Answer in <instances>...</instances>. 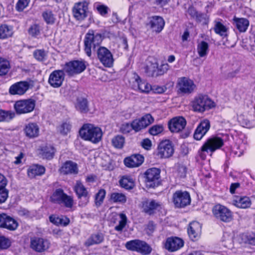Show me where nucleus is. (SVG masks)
I'll list each match as a JSON object with an SVG mask.
<instances>
[{
	"label": "nucleus",
	"instance_id": "nucleus-54",
	"mask_svg": "<svg viewBox=\"0 0 255 255\" xmlns=\"http://www.w3.org/2000/svg\"><path fill=\"white\" fill-rule=\"evenodd\" d=\"M90 195H85L80 197H78V205L80 207H85L89 202Z\"/></svg>",
	"mask_w": 255,
	"mask_h": 255
},
{
	"label": "nucleus",
	"instance_id": "nucleus-48",
	"mask_svg": "<svg viewBox=\"0 0 255 255\" xmlns=\"http://www.w3.org/2000/svg\"><path fill=\"white\" fill-rule=\"evenodd\" d=\"M10 68L9 62L3 58H0V76L6 75Z\"/></svg>",
	"mask_w": 255,
	"mask_h": 255
},
{
	"label": "nucleus",
	"instance_id": "nucleus-30",
	"mask_svg": "<svg viewBox=\"0 0 255 255\" xmlns=\"http://www.w3.org/2000/svg\"><path fill=\"white\" fill-rule=\"evenodd\" d=\"M56 149L53 146L46 145L41 147L39 154L43 159L51 160L53 158Z\"/></svg>",
	"mask_w": 255,
	"mask_h": 255
},
{
	"label": "nucleus",
	"instance_id": "nucleus-27",
	"mask_svg": "<svg viewBox=\"0 0 255 255\" xmlns=\"http://www.w3.org/2000/svg\"><path fill=\"white\" fill-rule=\"evenodd\" d=\"M25 135L29 138H34L39 135V128L35 123H29L24 128Z\"/></svg>",
	"mask_w": 255,
	"mask_h": 255
},
{
	"label": "nucleus",
	"instance_id": "nucleus-37",
	"mask_svg": "<svg viewBox=\"0 0 255 255\" xmlns=\"http://www.w3.org/2000/svg\"><path fill=\"white\" fill-rule=\"evenodd\" d=\"M109 201L114 203L124 204L127 201V197L122 193L114 192L111 193Z\"/></svg>",
	"mask_w": 255,
	"mask_h": 255
},
{
	"label": "nucleus",
	"instance_id": "nucleus-11",
	"mask_svg": "<svg viewBox=\"0 0 255 255\" xmlns=\"http://www.w3.org/2000/svg\"><path fill=\"white\" fill-rule=\"evenodd\" d=\"M86 62L82 60H74L67 63L64 68L68 75L79 74L86 69Z\"/></svg>",
	"mask_w": 255,
	"mask_h": 255
},
{
	"label": "nucleus",
	"instance_id": "nucleus-17",
	"mask_svg": "<svg viewBox=\"0 0 255 255\" xmlns=\"http://www.w3.org/2000/svg\"><path fill=\"white\" fill-rule=\"evenodd\" d=\"M18 226L17 222L8 215L0 214V228L9 231L15 230Z\"/></svg>",
	"mask_w": 255,
	"mask_h": 255
},
{
	"label": "nucleus",
	"instance_id": "nucleus-9",
	"mask_svg": "<svg viewBox=\"0 0 255 255\" xmlns=\"http://www.w3.org/2000/svg\"><path fill=\"white\" fill-rule=\"evenodd\" d=\"M160 170L157 168L148 169L145 172L146 187L154 188L158 186Z\"/></svg>",
	"mask_w": 255,
	"mask_h": 255
},
{
	"label": "nucleus",
	"instance_id": "nucleus-3",
	"mask_svg": "<svg viewBox=\"0 0 255 255\" xmlns=\"http://www.w3.org/2000/svg\"><path fill=\"white\" fill-rule=\"evenodd\" d=\"M50 201L54 204L63 205L66 208H71L73 205V198L64 192L63 189L58 188L52 193Z\"/></svg>",
	"mask_w": 255,
	"mask_h": 255
},
{
	"label": "nucleus",
	"instance_id": "nucleus-31",
	"mask_svg": "<svg viewBox=\"0 0 255 255\" xmlns=\"http://www.w3.org/2000/svg\"><path fill=\"white\" fill-rule=\"evenodd\" d=\"M45 168L44 166L38 164L31 165L28 170L27 174L30 178H34L36 176H41L44 174Z\"/></svg>",
	"mask_w": 255,
	"mask_h": 255
},
{
	"label": "nucleus",
	"instance_id": "nucleus-20",
	"mask_svg": "<svg viewBox=\"0 0 255 255\" xmlns=\"http://www.w3.org/2000/svg\"><path fill=\"white\" fill-rule=\"evenodd\" d=\"M184 245V241L178 237H169L166 239L165 248L169 252H175L181 249Z\"/></svg>",
	"mask_w": 255,
	"mask_h": 255
},
{
	"label": "nucleus",
	"instance_id": "nucleus-6",
	"mask_svg": "<svg viewBox=\"0 0 255 255\" xmlns=\"http://www.w3.org/2000/svg\"><path fill=\"white\" fill-rule=\"evenodd\" d=\"M35 104V100L32 99L21 100L15 103L14 109L17 114H27L33 111Z\"/></svg>",
	"mask_w": 255,
	"mask_h": 255
},
{
	"label": "nucleus",
	"instance_id": "nucleus-42",
	"mask_svg": "<svg viewBox=\"0 0 255 255\" xmlns=\"http://www.w3.org/2000/svg\"><path fill=\"white\" fill-rule=\"evenodd\" d=\"M71 128L72 125L70 123L68 122H65L57 127V130L62 135L65 136L70 132Z\"/></svg>",
	"mask_w": 255,
	"mask_h": 255
},
{
	"label": "nucleus",
	"instance_id": "nucleus-64",
	"mask_svg": "<svg viewBox=\"0 0 255 255\" xmlns=\"http://www.w3.org/2000/svg\"><path fill=\"white\" fill-rule=\"evenodd\" d=\"M178 175L180 178H184L186 177L187 173V168L183 165H180L177 170Z\"/></svg>",
	"mask_w": 255,
	"mask_h": 255
},
{
	"label": "nucleus",
	"instance_id": "nucleus-62",
	"mask_svg": "<svg viewBox=\"0 0 255 255\" xmlns=\"http://www.w3.org/2000/svg\"><path fill=\"white\" fill-rule=\"evenodd\" d=\"M132 129L131 123L130 124L128 123H124L122 125L120 128V131L124 134L129 133Z\"/></svg>",
	"mask_w": 255,
	"mask_h": 255
},
{
	"label": "nucleus",
	"instance_id": "nucleus-40",
	"mask_svg": "<svg viewBox=\"0 0 255 255\" xmlns=\"http://www.w3.org/2000/svg\"><path fill=\"white\" fill-rule=\"evenodd\" d=\"M197 50L200 57L206 56L209 52V44L204 41H201L198 43Z\"/></svg>",
	"mask_w": 255,
	"mask_h": 255
},
{
	"label": "nucleus",
	"instance_id": "nucleus-29",
	"mask_svg": "<svg viewBox=\"0 0 255 255\" xmlns=\"http://www.w3.org/2000/svg\"><path fill=\"white\" fill-rule=\"evenodd\" d=\"M160 207L159 203L154 200H146L142 203V209L145 213L151 215Z\"/></svg>",
	"mask_w": 255,
	"mask_h": 255
},
{
	"label": "nucleus",
	"instance_id": "nucleus-5",
	"mask_svg": "<svg viewBox=\"0 0 255 255\" xmlns=\"http://www.w3.org/2000/svg\"><path fill=\"white\" fill-rule=\"evenodd\" d=\"M126 248L130 251H136L143 255L149 254L151 248L145 242L139 240H134L126 243Z\"/></svg>",
	"mask_w": 255,
	"mask_h": 255
},
{
	"label": "nucleus",
	"instance_id": "nucleus-16",
	"mask_svg": "<svg viewBox=\"0 0 255 255\" xmlns=\"http://www.w3.org/2000/svg\"><path fill=\"white\" fill-rule=\"evenodd\" d=\"M98 58L100 62L106 67H111L113 63V58L111 52L105 47H100L97 50Z\"/></svg>",
	"mask_w": 255,
	"mask_h": 255
},
{
	"label": "nucleus",
	"instance_id": "nucleus-4",
	"mask_svg": "<svg viewBox=\"0 0 255 255\" xmlns=\"http://www.w3.org/2000/svg\"><path fill=\"white\" fill-rule=\"evenodd\" d=\"M212 212L215 217L218 220L225 223H229L233 219L232 212L225 206L221 204L215 205Z\"/></svg>",
	"mask_w": 255,
	"mask_h": 255
},
{
	"label": "nucleus",
	"instance_id": "nucleus-51",
	"mask_svg": "<svg viewBox=\"0 0 255 255\" xmlns=\"http://www.w3.org/2000/svg\"><path fill=\"white\" fill-rule=\"evenodd\" d=\"M139 120L142 124L144 128H146L154 122L153 118L149 114L144 115Z\"/></svg>",
	"mask_w": 255,
	"mask_h": 255
},
{
	"label": "nucleus",
	"instance_id": "nucleus-49",
	"mask_svg": "<svg viewBox=\"0 0 255 255\" xmlns=\"http://www.w3.org/2000/svg\"><path fill=\"white\" fill-rule=\"evenodd\" d=\"M215 32L222 36H226L227 28L221 22H217L214 28Z\"/></svg>",
	"mask_w": 255,
	"mask_h": 255
},
{
	"label": "nucleus",
	"instance_id": "nucleus-36",
	"mask_svg": "<svg viewBox=\"0 0 255 255\" xmlns=\"http://www.w3.org/2000/svg\"><path fill=\"white\" fill-rule=\"evenodd\" d=\"M75 108L81 113H87L89 110L87 100L82 97L78 98L75 103Z\"/></svg>",
	"mask_w": 255,
	"mask_h": 255
},
{
	"label": "nucleus",
	"instance_id": "nucleus-63",
	"mask_svg": "<svg viewBox=\"0 0 255 255\" xmlns=\"http://www.w3.org/2000/svg\"><path fill=\"white\" fill-rule=\"evenodd\" d=\"M8 197V190L5 188H0V203L5 202Z\"/></svg>",
	"mask_w": 255,
	"mask_h": 255
},
{
	"label": "nucleus",
	"instance_id": "nucleus-59",
	"mask_svg": "<svg viewBox=\"0 0 255 255\" xmlns=\"http://www.w3.org/2000/svg\"><path fill=\"white\" fill-rule=\"evenodd\" d=\"M96 9L98 12L103 16H106L109 10V8L104 4H98L96 6Z\"/></svg>",
	"mask_w": 255,
	"mask_h": 255
},
{
	"label": "nucleus",
	"instance_id": "nucleus-7",
	"mask_svg": "<svg viewBox=\"0 0 255 255\" xmlns=\"http://www.w3.org/2000/svg\"><path fill=\"white\" fill-rule=\"evenodd\" d=\"M50 247V242L47 239L38 237H33L30 239V248L37 253H44Z\"/></svg>",
	"mask_w": 255,
	"mask_h": 255
},
{
	"label": "nucleus",
	"instance_id": "nucleus-10",
	"mask_svg": "<svg viewBox=\"0 0 255 255\" xmlns=\"http://www.w3.org/2000/svg\"><path fill=\"white\" fill-rule=\"evenodd\" d=\"M173 202L177 208H184L191 203L189 193L187 191H176L173 195Z\"/></svg>",
	"mask_w": 255,
	"mask_h": 255
},
{
	"label": "nucleus",
	"instance_id": "nucleus-8",
	"mask_svg": "<svg viewBox=\"0 0 255 255\" xmlns=\"http://www.w3.org/2000/svg\"><path fill=\"white\" fill-rule=\"evenodd\" d=\"M214 107V103L206 95H199L193 103L195 111L203 112Z\"/></svg>",
	"mask_w": 255,
	"mask_h": 255
},
{
	"label": "nucleus",
	"instance_id": "nucleus-53",
	"mask_svg": "<svg viewBox=\"0 0 255 255\" xmlns=\"http://www.w3.org/2000/svg\"><path fill=\"white\" fill-rule=\"evenodd\" d=\"M163 130V127L161 125H156L151 127L148 131L150 134L156 135L161 133Z\"/></svg>",
	"mask_w": 255,
	"mask_h": 255
},
{
	"label": "nucleus",
	"instance_id": "nucleus-41",
	"mask_svg": "<svg viewBox=\"0 0 255 255\" xmlns=\"http://www.w3.org/2000/svg\"><path fill=\"white\" fill-rule=\"evenodd\" d=\"M158 63L157 62L152 63L149 62L147 63L145 67V72L149 77H156L157 74Z\"/></svg>",
	"mask_w": 255,
	"mask_h": 255
},
{
	"label": "nucleus",
	"instance_id": "nucleus-52",
	"mask_svg": "<svg viewBox=\"0 0 255 255\" xmlns=\"http://www.w3.org/2000/svg\"><path fill=\"white\" fill-rule=\"evenodd\" d=\"M34 58L39 61H42L46 59L47 53L44 50H36L33 53Z\"/></svg>",
	"mask_w": 255,
	"mask_h": 255
},
{
	"label": "nucleus",
	"instance_id": "nucleus-26",
	"mask_svg": "<svg viewBox=\"0 0 255 255\" xmlns=\"http://www.w3.org/2000/svg\"><path fill=\"white\" fill-rule=\"evenodd\" d=\"M165 22L160 16H153L150 18L148 25L150 28L156 32L159 33L163 28Z\"/></svg>",
	"mask_w": 255,
	"mask_h": 255
},
{
	"label": "nucleus",
	"instance_id": "nucleus-44",
	"mask_svg": "<svg viewBox=\"0 0 255 255\" xmlns=\"http://www.w3.org/2000/svg\"><path fill=\"white\" fill-rule=\"evenodd\" d=\"M119 216L120 220L119 224L115 227L114 229L116 231L122 233L127 225L128 219L126 214L123 213H121Z\"/></svg>",
	"mask_w": 255,
	"mask_h": 255
},
{
	"label": "nucleus",
	"instance_id": "nucleus-45",
	"mask_svg": "<svg viewBox=\"0 0 255 255\" xmlns=\"http://www.w3.org/2000/svg\"><path fill=\"white\" fill-rule=\"evenodd\" d=\"M125 143V138L123 135H117L114 136L112 139V145L116 148H122Z\"/></svg>",
	"mask_w": 255,
	"mask_h": 255
},
{
	"label": "nucleus",
	"instance_id": "nucleus-15",
	"mask_svg": "<svg viewBox=\"0 0 255 255\" xmlns=\"http://www.w3.org/2000/svg\"><path fill=\"white\" fill-rule=\"evenodd\" d=\"M65 79V73L62 70H56L49 75L48 83L54 88L60 87Z\"/></svg>",
	"mask_w": 255,
	"mask_h": 255
},
{
	"label": "nucleus",
	"instance_id": "nucleus-28",
	"mask_svg": "<svg viewBox=\"0 0 255 255\" xmlns=\"http://www.w3.org/2000/svg\"><path fill=\"white\" fill-rule=\"evenodd\" d=\"M63 174H76L78 172L77 164L72 161H66L60 169Z\"/></svg>",
	"mask_w": 255,
	"mask_h": 255
},
{
	"label": "nucleus",
	"instance_id": "nucleus-14",
	"mask_svg": "<svg viewBox=\"0 0 255 255\" xmlns=\"http://www.w3.org/2000/svg\"><path fill=\"white\" fill-rule=\"evenodd\" d=\"M174 148L171 142L168 140L162 141L158 147L157 156L160 158H169L172 155Z\"/></svg>",
	"mask_w": 255,
	"mask_h": 255
},
{
	"label": "nucleus",
	"instance_id": "nucleus-55",
	"mask_svg": "<svg viewBox=\"0 0 255 255\" xmlns=\"http://www.w3.org/2000/svg\"><path fill=\"white\" fill-rule=\"evenodd\" d=\"M11 245L10 240L4 236H0V249H6Z\"/></svg>",
	"mask_w": 255,
	"mask_h": 255
},
{
	"label": "nucleus",
	"instance_id": "nucleus-23",
	"mask_svg": "<svg viewBox=\"0 0 255 255\" xmlns=\"http://www.w3.org/2000/svg\"><path fill=\"white\" fill-rule=\"evenodd\" d=\"M144 161V157L139 154H135L126 157L124 163L127 167H135L140 166Z\"/></svg>",
	"mask_w": 255,
	"mask_h": 255
},
{
	"label": "nucleus",
	"instance_id": "nucleus-24",
	"mask_svg": "<svg viewBox=\"0 0 255 255\" xmlns=\"http://www.w3.org/2000/svg\"><path fill=\"white\" fill-rule=\"evenodd\" d=\"M210 127V122L208 120H204L200 123L196 129L194 137L196 140H200L209 130Z\"/></svg>",
	"mask_w": 255,
	"mask_h": 255
},
{
	"label": "nucleus",
	"instance_id": "nucleus-33",
	"mask_svg": "<svg viewBox=\"0 0 255 255\" xmlns=\"http://www.w3.org/2000/svg\"><path fill=\"white\" fill-rule=\"evenodd\" d=\"M104 240V236L102 233H97L92 234L86 240L85 245L89 247L94 245L99 244L102 243Z\"/></svg>",
	"mask_w": 255,
	"mask_h": 255
},
{
	"label": "nucleus",
	"instance_id": "nucleus-61",
	"mask_svg": "<svg viewBox=\"0 0 255 255\" xmlns=\"http://www.w3.org/2000/svg\"><path fill=\"white\" fill-rule=\"evenodd\" d=\"M169 66L168 64L165 63L161 64L160 66L158 65L157 67V74L158 76L163 75L168 70Z\"/></svg>",
	"mask_w": 255,
	"mask_h": 255
},
{
	"label": "nucleus",
	"instance_id": "nucleus-58",
	"mask_svg": "<svg viewBox=\"0 0 255 255\" xmlns=\"http://www.w3.org/2000/svg\"><path fill=\"white\" fill-rule=\"evenodd\" d=\"M131 126L132 127V129L136 132L144 128L142 124L139 119H136L133 121L131 123Z\"/></svg>",
	"mask_w": 255,
	"mask_h": 255
},
{
	"label": "nucleus",
	"instance_id": "nucleus-13",
	"mask_svg": "<svg viewBox=\"0 0 255 255\" xmlns=\"http://www.w3.org/2000/svg\"><path fill=\"white\" fill-rule=\"evenodd\" d=\"M223 145L224 141L222 138L218 136H213L207 140L202 146L201 150L206 152L209 150L213 152L220 148Z\"/></svg>",
	"mask_w": 255,
	"mask_h": 255
},
{
	"label": "nucleus",
	"instance_id": "nucleus-32",
	"mask_svg": "<svg viewBox=\"0 0 255 255\" xmlns=\"http://www.w3.org/2000/svg\"><path fill=\"white\" fill-rule=\"evenodd\" d=\"M233 21V24L240 32L246 31L249 25V21L247 18L234 17Z\"/></svg>",
	"mask_w": 255,
	"mask_h": 255
},
{
	"label": "nucleus",
	"instance_id": "nucleus-18",
	"mask_svg": "<svg viewBox=\"0 0 255 255\" xmlns=\"http://www.w3.org/2000/svg\"><path fill=\"white\" fill-rule=\"evenodd\" d=\"M30 88V84L27 81H20L12 84L9 88V93L12 95H22Z\"/></svg>",
	"mask_w": 255,
	"mask_h": 255
},
{
	"label": "nucleus",
	"instance_id": "nucleus-47",
	"mask_svg": "<svg viewBox=\"0 0 255 255\" xmlns=\"http://www.w3.org/2000/svg\"><path fill=\"white\" fill-rule=\"evenodd\" d=\"M106 192L104 189H100L95 195V203L97 207H99L103 203L105 198Z\"/></svg>",
	"mask_w": 255,
	"mask_h": 255
},
{
	"label": "nucleus",
	"instance_id": "nucleus-21",
	"mask_svg": "<svg viewBox=\"0 0 255 255\" xmlns=\"http://www.w3.org/2000/svg\"><path fill=\"white\" fill-rule=\"evenodd\" d=\"M178 87L181 93H190L193 91L195 85L191 80L186 77H181L178 80Z\"/></svg>",
	"mask_w": 255,
	"mask_h": 255
},
{
	"label": "nucleus",
	"instance_id": "nucleus-56",
	"mask_svg": "<svg viewBox=\"0 0 255 255\" xmlns=\"http://www.w3.org/2000/svg\"><path fill=\"white\" fill-rule=\"evenodd\" d=\"M243 237L246 239V243L255 246V234L247 233L243 235Z\"/></svg>",
	"mask_w": 255,
	"mask_h": 255
},
{
	"label": "nucleus",
	"instance_id": "nucleus-50",
	"mask_svg": "<svg viewBox=\"0 0 255 255\" xmlns=\"http://www.w3.org/2000/svg\"><path fill=\"white\" fill-rule=\"evenodd\" d=\"M42 16L46 23L48 24L54 23L55 17L51 10H46L44 11L42 13Z\"/></svg>",
	"mask_w": 255,
	"mask_h": 255
},
{
	"label": "nucleus",
	"instance_id": "nucleus-22",
	"mask_svg": "<svg viewBox=\"0 0 255 255\" xmlns=\"http://www.w3.org/2000/svg\"><path fill=\"white\" fill-rule=\"evenodd\" d=\"M133 78L134 81L133 82V88L135 90H138L142 93H148L151 90L152 87L145 81H142L137 74H134Z\"/></svg>",
	"mask_w": 255,
	"mask_h": 255
},
{
	"label": "nucleus",
	"instance_id": "nucleus-34",
	"mask_svg": "<svg viewBox=\"0 0 255 255\" xmlns=\"http://www.w3.org/2000/svg\"><path fill=\"white\" fill-rule=\"evenodd\" d=\"M201 227L197 222H193L190 223L188 229V233L189 237L193 240L197 238L200 234Z\"/></svg>",
	"mask_w": 255,
	"mask_h": 255
},
{
	"label": "nucleus",
	"instance_id": "nucleus-12",
	"mask_svg": "<svg viewBox=\"0 0 255 255\" xmlns=\"http://www.w3.org/2000/svg\"><path fill=\"white\" fill-rule=\"evenodd\" d=\"M88 4L86 1L75 3L73 7V13L77 20L82 21L87 17L89 13Z\"/></svg>",
	"mask_w": 255,
	"mask_h": 255
},
{
	"label": "nucleus",
	"instance_id": "nucleus-57",
	"mask_svg": "<svg viewBox=\"0 0 255 255\" xmlns=\"http://www.w3.org/2000/svg\"><path fill=\"white\" fill-rule=\"evenodd\" d=\"M29 34L32 36H36L40 34V26L37 24H33L31 26L28 30Z\"/></svg>",
	"mask_w": 255,
	"mask_h": 255
},
{
	"label": "nucleus",
	"instance_id": "nucleus-60",
	"mask_svg": "<svg viewBox=\"0 0 255 255\" xmlns=\"http://www.w3.org/2000/svg\"><path fill=\"white\" fill-rule=\"evenodd\" d=\"M29 0H19L16 4V8L19 11H22L28 5Z\"/></svg>",
	"mask_w": 255,
	"mask_h": 255
},
{
	"label": "nucleus",
	"instance_id": "nucleus-25",
	"mask_svg": "<svg viewBox=\"0 0 255 255\" xmlns=\"http://www.w3.org/2000/svg\"><path fill=\"white\" fill-rule=\"evenodd\" d=\"M210 127V122L208 120H204L200 123L196 129L194 137L196 140H200L209 130Z\"/></svg>",
	"mask_w": 255,
	"mask_h": 255
},
{
	"label": "nucleus",
	"instance_id": "nucleus-39",
	"mask_svg": "<svg viewBox=\"0 0 255 255\" xmlns=\"http://www.w3.org/2000/svg\"><path fill=\"white\" fill-rule=\"evenodd\" d=\"M13 34L12 26L7 24L0 26V38L6 39L11 37Z\"/></svg>",
	"mask_w": 255,
	"mask_h": 255
},
{
	"label": "nucleus",
	"instance_id": "nucleus-46",
	"mask_svg": "<svg viewBox=\"0 0 255 255\" xmlns=\"http://www.w3.org/2000/svg\"><path fill=\"white\" fill-rule=\"evenodd\" d=\"M15 117V114L11 111L0 110V122H8Z\"/></svg>",
	"mask_w": 255,
	"mask_h": 255
},
{
	"label": "nucleus",
	"instance_id": "nucleus-1",
	"mask_svg": "<svg viewBox=\"0 0 255 255\" xmlns=\"http://www.w3.org/2000/svg\"><path fill=\"white\" fill-rule=\"evenodd\" d=\"M79 134L84 140L97 143L102 139L103 132L99 127L91 124H85L80 129Z\"/></svg>",
	"mask_w": 255,
	"mask_h": 255
},
{
	"label": "nucleus",
	"instance_id": "nucleus-2",
	"mask_svg": "<svg viewBox=\"0 0 255 255\" xmlns=\"http://www.w3.org/2000/svg\"><path fill=\"white\" fill-rule=\"evenodd\" d=\"M104 36L93 30H89L86 33L84 39L85 51L86 54L91 56L92 48L95 50L102 42Z\"/></svg>",
	"mask_w": 255,
	"mask_h": 255
},
{
	"label": "nucleus",
	"instance_id": "nucleus-38",
	"mask_svg": "<svg viewBox=\"0 0 255 255\" xmlns=\"http://www.w3.org/2000/svg\"><path fill=\"white\" fill-rule=\"evenodd\" d=\"M121 186L126 189H131L134 186V180L129 176H123L119 181Z\"/></svg>",
	"mask_w": 255,
	"mask_h": 255
},
{
	"label": "nucleus",
	"instance_id": "nucleus-19",
	"mask_svg": "<svg viewBox=\"0 0 255 255\" xmlns=\"http://www.w3.org/2000/svg\"><path fill=\"white\" fill-rule=\"evenodd\" d=\"M186 121L182 117L173 118L168 123V128L172 132H178L184 128Z\"/></svg>",
	"mask_w": 255,
	"mask_h": 255
},
{
	"label": "nucleus",
	"instance_id": "nucleus-43",
	"mask_svg": "<svg viewBox=\"0 0 255 255\" xmlns=\"http://www.w3.org/2000/svg\"><path fill=\"white\" fill-rule=\"evenodd\" d=\"M74 190L75 192L77 197L89 194V192L87 188L84 186L80 181H76L74 187Z\"/></svg>",
	"mask_w": 255,
	"mask_h": 255
},
{
	"label": "nucleus",
	"instance_id": "nucleus-35",
	"mask_svg": "<svg viewBox=\"0 0 255 255\" xmlns=\"http://www.w3.org/2000/svg\"><path fill=\"white\" fill-rule=\"evenodd\" d=\"M233 204L238 208L246 209L251 206V201L249 197L247 196L238 197L233 200Z\"/></svg>",
	"mask_w": 255,
	"mask_h": 255
}]
</instances>
